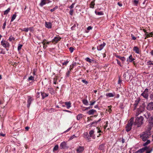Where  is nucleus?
Returning a JSON list of instances; mask_svg holds the SVG:
<instances>
[{
  "label": "nucleus",
  "instance_id": "obj_1",
  "mask_svg": "<svg viewBox=\"0 0 153 153\" xmlns=\"http://www.w3.org/2000/svg\"><path fill=\"white\" fill-rule=\"evenodd\" d=\"M143 118L142 116L139 117H136L135 122L134 123V125L136 126L137 127H140L143 123Z\"/></svg>",
  "mask_w": 153,
  "mask_h": 153
},
{
  "label": "nucleus",
  "instance_id": "obj_2",
  "mask_svg": "<svg viewBox=\"0 0 153 153\" xmlns=\"http://www.w3.org/2000/svg\"><path fill=\"white\" fill-rule=\"evenodd\" d=\"M151 134L150 131L145 132L140 135V137L143 141H146L149 138V136Z\"/></svg>",
  "mask_w": 153,
  "mask_h": 153
},
{
  "label": "nucleus",
  "instance_id": "obj_3",
  "mask_svg": "<svg viewBox=\"0 0 153 153\" xmlns=\"http://www.w3.org/2000/svg\"><path fill=\"white\" fill-rule=\"evenodd\" d=\"M133 124H134L133 119L131 118L130 119L129 121L126 124V128L127 131L128 132L130 131Z\"/></svg>",
  "mask_w": 153,
  "mask_h": 153
},
{
  "label": "nucleus",
  "instance_id": "obj_4",
  "mask_svg": "<svg viewBox=\"0 0 153 153\" xmlns=\"http://www.w3.org/2000/svg\"><path fill=\"white\" fill-rule=\"evenodd\" d=\"M149 90L146 88L145 89L144 91L141 94V96H143L144 98L147 100L149 97Z\"/></svg>",
  "mask_w": 153,
  "mask_h": 153
},
{
  "label": "nucleus",
  "instance_id": "obj_5",
  "mask_svg": "<svg viewBox=\"0 0 153 153\" xmlns=\"http://www.w3.org/2000/svg\"><path fill=\"white\" fill-rule=\"evenodd\" d=\"M60 148L61 149H68V146H67L66 142L63 141L60 143Z\"/></svg>",
  "mask_w": 153,
  "mask_h": 153
},
{
  "label": "nucleus",
  "instance_id": "obj_6",
  "mask_svg": "<svg viewBox=\"0 0 153 153\" xmlns=\"http://www.w3.org/2000/svg\"><path fill=\"white\" fill-rule=\"evenodd\" d=\"M131 76V74L129 73L127 71L125 72L123 75V77L126 80H128L130 79Z\"/></svg>",
  "mask_w": 153,
  "mask_h": 153
},
{
  "label": "nucleus",
  "instance_id": "obj_7",
  "mask_svg": "<svg viewBox=\"0 0 153 153\" xmlns=\"http://www.w3.org/2000/svg\"><path fill=\"white\" fill-rule=\"evenodd\" d=\"M33 100L34 99L32 97L30 96H27V108H29L30 105L31 103V102L33 101Z\"/></svg>",
  "mask_w": 153,
  "mask_h": 153
},
{
  "label": "nucleus",
  "instance_id": "obj_8",
  "mask_svg": "<svg viewBox=\"0 0 153 153\" xmlns=\"http://www.w3.org/2000/svg\"><path fill=\"white\" fill-rule=\"evenodd\" d=\"M147 109L149 111L153 110V102H149L146 106Z\"/></svg>",
  "mask_w": 153,
  "mask_h": 153
},
{
  "label": "nucleus",
  "instance_id": "obj_9",
  "mask_svg": "<svg viewBox=\"0 0 153 153\" xmlns=\"http://www.w3.org/2000/svg\"><path fill=\"white\" fill-rule=\"evenodd\" d=\"M105 143H103L102 144H100L99 145L98 149L99 150L102 151H105Z\"/></svg>",
  "mask_w": 153,
  "mask_h": 153
},
{
  "label": "nucleus",
  "instance_id": "obj_10",
  "mask_svg": "<svg viewBox=\"0 0 153 153\" xmlns=\"http://www.w3.org/2000/svg\"><path fill=\"white\" fill-rule=\"evenodd\" d=\"M1 45L5 48L8 47L9 45V43L5 40H2L1 41Z\"/></svg>",
  "mask_w": 153,
  "mask_h": 153
},
{
  "label": "nucleus",
  "instance_id": "obj_11",
  "mask_svg": "<svg viewBox=\"0 0 153 153\" xmlns=\"http://www.w3.org/2000/svg\"><path fill=\"white\" fill-rule=\"evenodd\" d=\"M51 1L49 0H42L39 5L41 7H42L47 3L51 2Z\"/></svg>",
  "mask_w": 153,
  "mask_h": 153
},
{
  "label": "nucleus",
  "instance_id": "obj_12",
  "mask_svg": "<svg viewBox=\"0 0 153 153\" xmlns=\"http://www.w3.org/2000/svg\"><path fill=\"white\" fill-rule=\"evenodd\" d=\"M61 38L59 36H56L54 37V39L51 41L52 42L54 43H56L58 41H60Z\"/></svg>",
  "mask_w": 153,
  "mask_h": 153
},
{
  "label": "nucleus",
  "instance_id": "obj_13",
  "mask_svg": "<svg viewBox=\"0 0 153 153\" xmlns=\"http://www.w3.org/2000/svg\"><path fill=\"white\" fill-rule=\"evenodd\" d=\"M106 43L103 42V44H101L97 47V50L98 51H100L102 50L103 48L104 47Z\"/></svg>",
  "mask_w": 153,
  "mask_h": 153
},
{
  "label": "nucleus",
  "instance_id": "obj_14",
  "mask_svg": "<svg viewBox=\"0 0 153 153\" xmlns=\"http://www.w3.org/2000/svg\"><path fill=\"white\" fill-rule=\"evenodd\" d=\"M84 149L83 146H79L76 149L77 153H81Z\"/></svg>",
  "mask_w": 153,
  "mask_h": 153
},
{
  "label": "nucleus",
  "instance_id": "obj_15",
  "mask_svg": "<svg viewBox=\"0 0 153 153\" xmlns=\"http://www.w3.org/2000/svg\"><path fill=\"white\" fill-rule=\"evenodd\" d=\"M148 149V147L146 146L144 147L143 148L141 149H140L139 150H138L136 152V153H142L145 150H146Z\"/></svg>",
  "mask_w": 153,
  "mask_h": 153
},
{
  "label": "nucleus",
  "instance_id": "obj_16",
  "mask_svg": "<svg viewBox=\"0 0 153 153\" xmlns=\"http://www.w3.org/2000/svg\"><path fill=\"white\" fill-rule=\"evenodd\" d=\"M115 95V92L108 93L106 94V96L108 97H113Z\"/></svg>",
  "mask_w": 153,
  "mask_h": 153
},
{
  "label": "nucleus",
  "instance_id": "obj_17",
  "mask_svg": "<svg viewBox=\"0 0 153 153\" xmlns=\"http://www.w3.org/2000/svg\"><path fill=\"white\" fill-rule=\"evenodd\" d=\"M96 112L97 111L96 110L92 109L88 111L87 112V113L89 115H91L93 114L94 113H96Z\"/></svg>",
  "mask_w": 153,
  "mask_h": 153
},
{
  "label": "nucleus",
  "instance_id": "obj_18",
  "mask_svg": "<svg viewBox=\"0 0 153 153\" xmlns=\"http://www.w3.org/2000/svg\"><path fill=\"white\" fill-rule=\"evenodd\" d=\"M94 130H91L89 132V134L90 137H92L93 139H95V137L94 134Z\"/></svg>",
  "mask_w": 153,
  "mask_h": 153
},
{
  "label": "nucleus",
  "instance_id": "obj_19",
  "mask_svg": "<svg viewBox=\"0 0 153 153\" xmlns=\"http://www.w3.org/2000/svg\"><path fill=\"white\" fill-rule=\"evenodd\" d=\"M45 27L48 28L50 29L52 27V24L50 22H45Z\"/></svg>",
  "mask_w": 153,
  "mask_h": 153
},
{
  "label": "nucleus",
  "instance_id": "obj_20",
  "mask_svg": "<svg viewBox=\"0 0 153 153\" xmlns=\"http://www.w3.org/2000/svg\"><path fill=\"white\" fill-rule=\"evenodd\" d=\"M140 101V99L139 98L137 99L135 101L134 104V109H135L137 107V105Z\"/></svg>",
  "mask_w": 153,
  "mask_h": 153
},
{
  "label": "nucleus",
  "instance_id": "obj_21",
  "mask_svg": "<svg viewBox=\"0 0 153 153\" xmlns=\"http://www.w3.org/2000/svg\"><path fill=\"white\" fill-rule=\"evenodd\" d=\"M134 60V59L133 57L131 55L127 59V61L131 62Z\"/></svg>",
  "mask_w": 153,
  "mask_h": 153
},
{
  "label": "nucleus",
  "instance_id": "obj_22",
  "mask_svg": "<svg viewBox=\"0 0 153 153\" xmlns=\"http://www.w3.org/2000/svg\"><path fill=\"white\" fill-rule=\"evenodd\" d=\"M133 51L137 54L140 53L139 49L137 46H134L133 48Z\"/></svg>",
  "mask_w": 153,
  "mask_h": 153
},
{
  "label": "nucleus",
  "instance_id": "obj_23",
  "mask_svg": "<svg viewBox=\"0 0 153 153\" xmlns=\"http://www.w3.org/2000/svg\"><path fill=\"white\" fill-rule=\"evenodd\" d=\"M144 116L147 119H149L151 116V114L149 112H147L146 114H144Z\"/></svg>",
  "mask_w": 153,
  "mask_h": 153
},
{
  "label": "nucleus",
  "instance_id": "obj_24",
  "mask_svg": "<svg viewBox=\"0 0 153 153\" xmlns=\"http://www.w3.org/2000/svg\"><path fill=\"white\" fill-rule=\"evenodd\" d=\"M148 121L151 125H153V115L149 118Z\"/></svg>",
  "mask_w": 153,
  "mask_h": 153
},
{
  "label": "nucleus",
  "instance_id": "obj_25",
  "mask_svg": "<svg viewBox=\"0 0 153 153\" xmlns=\"http://www.w3.org/2000/svg\"><path fill=\"white\" fill-rule=\"evenodd\" d=\"M116 57L120 59L121 61L123 62V63L125 61L126 59L124 57H121L119 56H116Z\"/></svg>",
  "mask_w": 153,
  "mask_h": 153
},
{
  "label": "nucleus",
  "instance_id": "obj_26",
  "mask_svg": "<svg viewBox=\"0 0 153 153\" xmlns=\"http://www.w3.org/2000/svg\"><path fill=\"white\" fill-rule=\"evenodd\" d=\"M71 104L70 102H65V104L66 106L67 109H69L71 107Z\"/></svg>",
  "mask_w": 153,
  "mask_h": 153
},
{
  "label": "nucleus",
  "instance_id": "obj_27",
  "mask_svg": "<svg viewBox=\"0 0 153 153\" xmlns=\"http://www.w3.org/2000/svg\"><path fill=\"white\" fill-rule=\"evenodd\" d=\"M41 95L42 97V99H44L45 97L48 96V94L44 92H41Z\"/></svg>",
  "mask_w": 153,
  "mask_h": 153
},
{
  "label": "nucleus",
  "instance_id": "obj_28",
  "mask_svg": "<svg viewBox=\"0 0 153 153\" xmlns=\"http://www.w3.org/2000/svg\"><path fill=\"white\" fill-rule=\"evenodd\" d=\"M83 103L86 105H88V100L86 99H83L82 100Z\"/></svg>",
  "mask_w": 153,
  "mask_h": 153
},
{
  "label": "nucleus",
  "instance_id": "obj_29",
  "mask_svg": "<svg viewBox=\"0 0 153 153\" xmlns=\"http://www.w3.org/2000/svg\"><path fill=\"white\" fill-rule=\"evenodd\" d=\"M16 14H13V15L11 17L10 22H12L14 20V19H16Z\"/></svg>",
  "mask_w": 153,
  "mask_h": 153
},
{
  "label": "nucleus",
  "instance_id": "obj_30",
  "mask_svg": "<svg viewBox=\"0 0 153 153\" xmlns=\"http://www.w3.org/2000/svg\"><path fill=\"white\" fill-rule=\"evenodd\" d=\"M82 114H78L77 115V117H76L77 120H79L81 118H82Z\"/></svg>",
  "mask_w": 153,
  "mask_h": 153
},
{
  "label": "nucleus",
  "instance_id": "obj_31",
  "mask_svg": "<svg viewBox=\"0 0 153 153\" xmlns=\"http://www.w3.org/2000/svg\"><path fill=\"white\" fill-rule=\"evenodd\" d=\"M10 10V8H7V10L4 11V15H7L8 13L9 12Z\"/></svg>",
  "mask_w": 153,
  "mask_h": 153
},
{
  "label": "nucleus",
  "instance_id": "obj_32",
  "mask_svg": "<svg viewBox=\"0 0 153 153\" xmlns=\"http://www.w3.org/2000/svg\"><path fill=\"white\" fill-rule=\"evenodd\" d=\"M95 12L96 15H102L103 14V13L102 11L97 12L95 11Z\"/></svg>",
  "mask_w": 153,
  "mask_h": 153
},
{
  "label": "nucleus",
  "instance_id": "obj_33",
  "mask_svg": "<svg viewBox=\"0 0 153 153\" xmlns=\"http://www.w3.org/2000/svg\"><path fill=\"white\" fill-rule=\"evenodd\" d=\"M59 148V146L58 145H56L53 148V151H56L58 150Z\"/></svg>",
  "mask_w": 153,
  "mask_h": 153
},
{
  "label": "nucleus",
  "instance_id": "obj_34",
  "mask_svg": "<svg viewBox=\"0 0 153 153\" xmlns=\"http://www.w3.org/2000/svg\"><path fill=\"white\" fill-rule=\"evenodd\" d=\"M45 41H46V40L45 39H44L43 41L42 42V43L43 45V48L44 49L46 48L47 47V45H45Z\"/></svg>",
  "mask_w": 153,
  "mask_h": 153
},
{
  "label": "nucleus",
  "instance_id": "obj_35",
  "mask_svg": "<svg viewBox=\"0 0 153 153\" xmlns=\"http://www.w3.org/2000/svg\"><path fill=\"white\" fill-rule=\"evenodd\" d=\"M146 140V142L144 143L143 144V146H146L150 143V141L149 140Z\"/></svg>",
  "mask_w": 153,
  "mask_h": 153
},
{
  "label": "nucleus",
  "instance_id": "obj_36",
  "mask_svg": "<svg viewBox=\"0 0 153 153\" xmlns=\"http://www.w3.org/2000/svg\"><path fill=\"white\" fill-rule=\"evenodd\" d=\"M5 52L4 49L2 48H0V54H5Z\"/></svg>",
  "mask_w": 153,
  "mask_h": 153
},
{
  "label": "nucleus",
  "instance_id": "obj_37",
  "mask_svg": "<svg viewBox=\"0 0 153 153\" xmlns=\"http://www.w3.org/2000/svg\"><path fill=\"white\" fill-rule=\"evenodd\" d=\"M97 124L96 123V121H94V122L91 123L89 125H90V126H95V125H96Z\"/></svg>",
  "mask_w": 153,
  "mask_h": 153
},
{
  "label": "nucleus",
  "instance_id": "obj_38",
  "mask_svg": "<svg viewBox=\"0 0 153 153\" xmlns=\"http://www.w3.org/2000/svg\"><path fill=\"white\" fill-rule=\"evenodd\" d=\"M85 60H86V61L90 63H91L93 61V60L91 59L88 57L86 58L85 59Z\"/></svg>",
  "mask_w": 153,
  "mask_h": 153
},
{
  "label": "nucleus",
  "instance_id": "obj_39",
  "mask_svg": "<svg viewBox=\"0 0 153 153\" xmlns=\"http://www.w3.org/2000/svg\"><path fill=\"white\" fill-rule=\"evenodd\" d=\"M138 3V0H134L133 1V3L135 6H137V5Z\"/></svg>",
  "mask_w": 153,
  "mask_h": 153
},
{
  "label": "nucleus",
  "instance_id": "obj_40",
  "mask_svg": "<svg viewBox=\"0 0 153 153\" xmlns=\"http://www.w3.org/2000/svg\"><path fill=\"white\" fill-rule=\"evenodd\" d=\"M15 39V38L12 36H10L9 38V41L10 42H11L13 40H14Z\"/></svg>",
  "mask_w": 153,
  "mask_h": 153
},
{
  "label": "nucleus",
  "instance_id": "obj_41",
  "mask_svg": "<svg viewBox=\"0 0 153 153\" xmlns=\"http://www.w3.org/2000/svg\"><path fill=\"white\" fill-rule=\"evenodd\" d=\"M23 46V45L20 44H19L18 47V50L19 51L22 48V47Z\"/></svg>",
  "mask_w": 153,
  "mask_h": 153
},
{
  "label": "nucleus",
  "instance_id": "obj_42",
  "mask_svg": "<svg viewBox=\"0 0 153 153\" xmlns=\"http://www.w3.org/2000/svg\"><path fill=\"white\" fill-rule=\"evenodd\" d=\"M95 5L94 1H92L90 5V7L92 8H93Z\"/></svg>",
  "mask_w": 153,
  "mask_h": 153
},
{
  "label": "nucleus",
  "instance_id": "obj_43",
  "mask_svg": "<svg viewBox=\"0 0 153 153\" xmlns=\"http://www.w3.org/2000/svg\"><path fill=\"white\" fill-rule=\"evenodd\" d=\"M70 71H68V72L66 73L65 76L66 78L69 77L70 74Z\"/></svg>",
  "mask_w": 153,
  "mask_h": 153
},
{
  "label": "nucleus",
  "instance_id": "obj_44",
  "mask_svg": "<svg viewBox=\"0 0 153 153\" xmlns=\"http://www.w3.org/2000/svg\"><path fill=\"white\" fill-rule=\"evenodd\" d=\"M147 64L148 65H153V62L151 61H149L147 62Z\"/></svg>",
  "mask_w": 153,
  "mask_h": 153
},
{
  "label": "nucleus",
  "instance_id": "obj_45",
  "mask_svg": "<svg viewBox=\"0 0 153 153\" xmlns=\"http://www.w3.org/2000/svg\"><path fill=\"white\" fill-rule=\"evenodd\" d=\"M29 81L33 80L34 81V77L32 76H30L28 79Z\"/></svg>",
  "mask_w": 153,
  "mask_h": 153
},
{
  "label": "nucleus",
  "instance_id": "obj_46",
  "mask_svg": "<svg viewBox=\"0 0 153 153\" xmlns=\"http://www.w3.org/2000/svg\"><path fill=\"white\" fill-rule=\"evenodd\" d=\"M68 62L69 61L68 60H67L66 61H64L62 63V65H66L68 64Z\"/></svg>",
  "mask_w": 153,
  "mask_h": 153
},
{
  "label": "nucleus",
  "instance_id": "obj_47",
  "mask_svg": "<svg viewBox=\"0 0 153 153\" xmlns=\"http://www.w3.org/2000/svg\"><path fill=\"white\" fill-rule=\"evenodd\" d=\"M124 104L122 103H120V108H122V109H123L124 108Z\"/></svg>",
  "mask_w": 153,
  "mask_h": 153
},
{
  "label": "nucleus",
  "instance_id": "obj_48",
  "mask_svg": "<svg viewBox=\"0 0 153 153\" xmlns=\"http://www.w3.org/2000/svg\"><path fill=\"white\" fill-rule=\"evenodd\" d=\"M75 3H73L69 7V8H70L71 9H72L74 7V5H75Z\"/></svg>",
  "mask_w": 153,
  "mask_h": 153
},
{
  "label": "nucleus",
  "instance_id": "obj_49",
  "mask_svg": "<svg viewBox=\"0 0 153 153\" xmlns=\"http://www.w3.org/2000/svg\"><path fill=\"white\" fill-rule=\"evenodd\" d=\"M116 60L117 62V64L120 67H122V65H121V63L120 62L118 59H116Z\"/></svg>",
  "mask_w": 153,
  "mask_h": 153
},
{
  "label": "nucleus",
  "instance_id": "obj_50",
  "mask_svg": "<svg viewBox=\"0 0 153 153\" xmlns=\"http://www.w3.org/2000/svg\"><path fill=\"white\" fill-rule=\"evenodd\" d=\"M54 108H51L49 109H48V111L49 112H52L54 111Z\"/></svg>",
  "mask_w": 153,
  "mask_h": 153
},
{
  "label": "nucleus",
  "instance_id": "obj_51",
  "mask_svg": "<svg viewBox=\"0 0 153 153\" xmlns=\"http://www.w3.org/2000/svg\"><path fill=\"white\" fill-rule=\"evenodd\" d=\"M22 30L27 32L28 31V28H23V29H22Z\"/></svg>",
  "mask_w": 153,
  "mask_h": 153
},
{
  "label": "nucleus",
  "instance_id": "obj_52",
  "mask_svg": "<svg viewBox=\"0 0 153 153\" xmlns=\"http://www.w3.org/2000/svg\"><path fill=\"white\" fill-rule=\"evenodd\" d=\"M74 50V48L72 47H71L69 48V51L71 53L73 52Z\"/></svg>",
  "mask_w": 153,
  "mask_h": 153
},
{
  "label": "nucleus",
  "instance_id": "obj_53",
  "mask_svg": "<svg viewBox=\"0 0 153 153\" xmlns=\"http://www.w3.org/2000/svg\"><path fill=\"white\" fill-rule=\"evenodd\" d=\"M74 12V10L73 9H71L69 11V14L71 15H72Z\"/></svg>",
  "mask_w": 153,
  "mask_h": 153
},
{
  "label": "nucleus",
  "instance_id": "obj_54",
  "mask_svg": "<svg viewBox=\"0 0 153 153\" xmlns=\"http://www.w3.org/2000/svg\"><path fill=\"white\" fill-rule=\"evenodd\" d=\"M6 22L5 21L3 24V26L2 27V28L3 30H4L5 28V26L6 25Z\"/></svg>",
  "mask_w": 153,
  "mask_h": 153
},
{
  "label": "nucleus",
  "instance_id": "obj_55",
  "mask_svg": "<svg viewBox=\"0 0 153 153\" xmlns=\"http://www.w3.org/2000/svg\"><path fill=\"white\" fill-rule=\"evenodd\" d=\"M91 137H90V136L88 135L86 137V139L89 140V141H90L91 140Z\"/></svg>",
  "mask_w": 153,
  "mask_h": 153
},
{
  "label": "nucleus",
  "instance_id": "obj_56",
  "mask_svg": "<svg viewBox=\"0 0 153 153\" xmlns=\"http://www.w3.org/2000/svg\"><path fill=\"white\" fill-rule=\"evenodd\" d=\"M28 31L30 30V31H32L33 30V27H31L28 28Z\"/></svg>",
  "mask_w": 153,
  "mask_h": 153
},
{
  "label": "nucleus",
  "instance_id": "obj_57",
  "mask_svg": "<svg viewBox=\"0 0 153 153\" xmlns=\"http://www.w3.org/2000/svg\"><path fill=\"white\" fill-rule=\"evenodd\" d=\"M82 82L84 83H85V84H87L88 83V82L87 81H86L85 80V79H83L82 80Z\"/></svg>",
  "mask_w": 153,
  "mask_h": 153
},
{
  "label": "nucleus",
  "instance_id": "obj_58",
  "mask_svg": "<svg viewBox=\"0 0 153 153\" xmlns=\"http://www.w3.org/2000/svg\"><path fill=\"white\" fill-rule=\"evenodd\" d=\"M131 37H132V39L134 40H135L136 39V37H135V36H134L132 34H131Z\"/></svg>",
  "mask_w": 153,
  "mask_h": 153
},
{
  "label": "nucleus",
  "instance_id": "obj_59",
  "mask_svg": "<svg viewBox=\"0 0 153 153\" xmlns=\"http://www.w3.org/2000/svg\"><path fill=\"white\" fill-rule=\"evenodd\" d=\"M57 8V7H54L53 9H51L50 10L51 12H53Z\"/></svg>",
  "mask_w": 153,
  "mask_h": 153
},
{
  "label": "nucleus",
  "instance_id": "obj_60",
  "mask_svg": "<svg viewBox=\"0 0 153 153\" xmlns=\"http://www.w3.org/2000/svg\"><path fill=\"white\" fill-rule=\"evenodd\" d=\"M84 137L86 138L88 135V134L87 132H85L84 134Z\"/></svg>",
  "mask_w": 153,
  "mask_h": 153
},
{
  "label": "nucleus",
  "instance_id": "obj_61",
  "mask_svg": "<svg viewBox=\"0 0 153 153\" xmlns=\"http://www.w3.org/2000/svg\"><path fill=\"white\" fill-rule=\"evenodd\" d=\"M108 107L109 108L108 111L110 113L111 111V106H108Z\"/></svg>",
  "mask_w": 153,
  "mask_h": 153
},
{
  "label": "nucleus",
  "instance_id": "obj_62",
  "mask_svg": "<svg viewBox=\"0 0 153 153\" xmlns=\"http://www.w3.org/2000/svg\"><path fill=\"white\" fill-rule=\"evenodd\" d=\"M117 4L120 7H122L123 5L120 2H118Z\"/></svg>",
  "mask_w": 153,
  "mask_h": 153
},
{
  "label": "nucleus",
  "instance_id": "obj_63",
  "mask_svg": "<svg viewBox=\"0 0 153 153\" xmlns=\"http://www.w3.org/2000/svg\"><path fill=\"white\" fill-rule=\"evenodd\" d=\"M146 150V153H150L152 151V149H151L150 150H148V149H147Z\"/></svg>",
  "mask_w": 153,
  "mask_h": 153
},
{
  "label": "nucleus",
  "instance_id": "obj_64",
  "mask_svg": "<svg viewBox=\"0 0 153 153\" xmlns=\"http://www.w3.org/2000/svg\"><path fill=\"white\" fill-rule=\"evenodd\" d=\"M150 98L152 100H153V94H151L150 95Z\"/></svg>",
  "mask_w": 153,
  "mask_h": 153
}]
</instances>
